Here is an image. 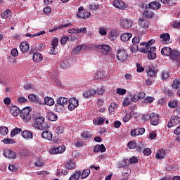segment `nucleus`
<instances>
[{"instance_id":"1","label":"nucleus","mask_w":180,"mask_h":180,"mask_svg":"<svg viewBox=\"0 0 180 180\" xmlns=\"http://www.w3.org/2000/svg\"><path fill=\"white\" fill-rule=\"evenodd\" d=\"M32 110V108L25 107L21 111H20V116L23 120L25 123H27L30 120H32V117L30 116V111Z\"/></svg>"},{"instance_id":"2","label":"nucleus","mask_w":180,"mask_h":180,"mask_svg":"<svg viewBox=\"0 0 180 180\" xmlns=\"http://www.w3.org/2000/svg\"><path fill=\"white\" fill-rule=\"evenodd\" d=\"M44 120L45 119L44 117H37L34 123V127L39 130H43L46 129V127H44Z\"/></svg>"},{"instance_id":"3","label":"nucleus","mask_w":180,"mask_h":180,"mask_svg":"<svg viewBox=\"0 0 180 180\" xmlns=\"http://www.w3.org/2000/svg\"><path fill=\"white\" fill-rule=\"evenodd\" d=\"M127 52L123 49H120L117 51V58L119 60L121 63H123V61H126L127 60Z\"/></svg>"},{"instance_id":"4","label":"nucleus","mask_w":180,"mask_h":180,"mask_svg":"<svg viewBox=\"0 0 180 180\" xmlns=\"http://www.w3.org/2000/svg\"><path fill=\"white\" fill-rule=\"evenodd\" d=\"M68 103L69 110H74V109H75V108L78 107V105H79V101H78V99L72 97L70 99H68Z\"/></svg>"},{"instance_id":"5","label":"nucleus","mask_w":180,"mask_h":180,"mask_svg":"<svg viewBox=\"0 0 180 180\" xmlns=\"http://www.w3.org/2000/svg\"><path fill=\"white\" fill-rule=\"evenodd\" d=\"M180 123V117L179 116H173L171 117L170 121L167 124V127L171 129V127H175L177 124Z\"/></svg>"},{"instance_id":"6","label":"nucleus","mask_w":180,"mask_h":180,"mask_svg":"<svg viewBox=\"0 0 180 180\" xmlns=\"http://www.w3.org/2000/svg\"><path fill=\"white\" fill-rule=\"evenodd\" d=\"M96 49L98 50H101V52L106 56V54L109 53V51H110V46L109 45H105V44H101V45H98L96 46Z\"/></svg>"},{"instance_id":"7","label":"nucleus","mask_w":180,"mask_h":180,"mask_svg":"<svg viewBox=\"0 0 180 180\" xmlns=\"http://www.w3.org/2000/svg\"><path fill=\"white\" fill-rule=\"evenodd\" d=\"M160 41L163 44H169L171 43V37L168 33H163L160 35Z\"/></svg>"},{"instance_id":"8","label":"nucleus","mask_w":180,"mask_h":180,"mask_svg":"<svg viewBox=\"0 0 180 180\" xmlns=\"http://www.w3.org/2000/svg\"><path fill=\"white\" fill-rule=\"evenodd\" d=\"M149 117L150 120V124L153 126H157V124H158V121L160 120L158 114L152 112L151 114H150Z\"/></svg>"},{"instance_id":"9","label":"nucleus","mask_w":180,"mask_h":180,"mask_svg":"<svg viewBox=\"0 0 180 180\" xmlns=\"http://www.w3.org/2000/svg\"><path fill=\"white\" fill-rule=\"evenodd\" d=\"M139 43H140V37H135L132 39V46L131 47V51H139Z\"/></svg>"},{"instance_id":"10","label":"nucleus","mask_w":180,"mask_h":180,"mask_svg":"<svg viewBox=\"0 0 180 180\" xmlns=\"http://www.w3.org/2000/svg\"><path fill=\"white\" fill-rule=\"evenodd\" d=\"M146 132V129L144 128H136L131 131V137H136V136H143Z\"/></svg>"},{"instance_id":"11","label":"nucleus","mask_w":180,"mask_h":180,"mask_svg":"<svg viewBox=\"0 0 180 180\" xmlns=\"http://www.w3.org/2000/svg\"><path fill=\"white\" fill-rule=\"evenodd\" d=\"M65 151V146H58L51 148L49 150L50 154H63Z\"/></svg>"},{"instance_id":"12","label":"nucleus","mask_w":180,"mask_h":180,"mask_svg":"<svg viewBox=\"0 0 180 180\" xmlns=\"http://www.w3.org/2000/svg\"><path fill=\"white\" fill-rule=\"evenodd\" d=\"M132 23L133 22L129 19H122L120 22L121 26L124 27V29H129L131 27Z\"/></svg>"},{"instance_id":"13","label":"nucleus","mask_w":180,"mask_h":180,"mask_svg":"<svg viewBox=\"0 0 180 180\" xmlns=\"http://www.w3.org/2000/svg\"><path fill=\"white\" fill-rule=\"evenodd\" d=\"M56 103H58L64 108H67V105H68V98L65 97H58L56 99Z\"/></svg>"},{"instance_id":"14","label":"nucleus","mask_w":180,"mask_h":180,"mask_svg":"<svg viewBox=\"0 0 180 180\" xmlns=\"http://www.w3.org/2000/svg\"><path fill=\"white\" fill-rule=\"evenodd\" d=\"M113 5L115 8H117L118 9H126V4H124V2L122 0H115L114 1Z\"/></svg>"},{"instance_id":"15","label":"nucleus","mask_w":180,"mask_h":180,"mask_svg":"<svg viewBox=\"0 0 180 180\" xmlns=\"http://www.w3.org/2000/svg\"><path fill=\"white\" fill-rule=\"evenodd\" d=\"M155 50H156L155 46H151L148 52V58L149 60H155L157 58V54L154 53Z\"/></svg>"},{"instance_id":"16","label":"nucleus","mask_w":180,"mask_h":180,"mask_svg":"<svg viewBox=\"0 0 180 180\" xmlns=\"http://www.w3.org/2000/svg\"><path fill=\"white\" fill-rule=\"evenodd\" d=\"M154 43H155V39H150V41H148L145 48L142 49V53H148L150 51V48L151 47V46H153V44H154Z\"/></svg>"},{"instance_id":"17","label":"nucleus","mask_w":180,"mask_h":180,"mask_svg":"<svg viewBox=\"0 0 180 180\" xmlns=\"http://www.w3.org/2000/svg\"><path fill=\"white\" fill-rule=\"evenodd\" d=\"M4 155L6 158H16V153L9 149H6V150H4Z\"/></svg>"},{"instance_id":"18","label":"nucleus","mask_w":180,"mask_h":180,"mask_svg":"<svg viewBox=\"0 0 180 180\" xmlns=\"http://www.w3.org/2000/svg\"><path fill=\"white\" fill-rule=\"evenodd\" d=\"M10 113L14 117L19 116L20 115V109L16 105H13L10 109Z\"/></svg>"},{"instance_id":"19","label":"nucleus","mask_w":180,"mask_h":180,"mask_svg":"<svg viewBox=\"0 0 180 180\" xmlns=\"http://www.w3.org/2000/svg\"><path fill=\"white\" fill-rule=\"evenodd\" d=\"M22 136L25 140H32L33 139V133L29 130H25L22 132Z\"/></svg>"},{"instance_id":"20","label":"nucleus","mask_w":180,"mask_h":180,"mask_svg":"<svg viewBox=\"0 0 180 180\" xmlns=\"http://www.w3.org/2000/svg\"><path fill=\"white\" fill-rule=\"evenodd\" d=\"M94 153H105L106 151V147H105V145H96L94 146V148L93 150Z\"/></svg>"},{"instance_id":"21","label":"nucleus","mask_w":180,"mask_h":180,"mask_svg":"<svg viewBox=\"0 0 180 180\" xmlns=\"http://www.w3.org/2000/svg\"><path fill=\"white\" fill-rule=\"evenodd\" d=\"M179 56L180 52L176 50H174L172 51L169 57L173 61H176V60H179Z\"/></svg>"},{"instance_id":"22","label":"nucleus","mask_w":180,"mask_h":180,"mask_svg":"<svg viewBox=\"0 0 180 180\" xmlns=\"http://www.w3.org/2000/svg\"><path fill=\"white\" fill-rule=\"evenodd\" d=\"M87 49H88V46L85 44L79 45L73 50V53L74 54H77V53H81V51H84V50H87Z\"/></svg>"},{"instance_id":"23","label":"nucleus","mask_w":180,"mask_h":180,"mask_svg":"<svg viewBox=\"0 0 180 180\" xmlns=\"http://www.w3.org/2000/svg\"><path fill=\"white\" fill-rule=\"evenodd\" d=\"M96 94V90L90 89L86 90L83 96L84 98H89L90 96H94Z\"/></svg>"},{"instance_id":"24","label":"nucleus","mask_w":180,"mask_h":180,"mask_svg":"<svg viewBox=\"0 0 180 180\" xmlns=\"http://www.w3.org/2000/svg\"><path fill=\"white\" fill-rule=\"evenodd\" d=\"M150 9L157 11L159 8H161V4L158 1L150 2L148 5Z\"/></svg>"},{"instance_id":"25","label":"nucleus","mask_w":180,"mask_h":180,"mask_svg":"<svg viewBox=\"0 0 180 180\" xmlns=\"http://www.w3.org/2000/svg\"><path fill=\"white\" fill-rule=\"evenodd\" d=\"M54 110L55 112H58V113H63L65 110V107H63V105H61L58 103H56Z\"/></svg>"},{"instance_id":"26","label":"nucleus","mask_w":180,"mask_h":180,"mask_svg":"<svg viewBox=\"0 0 180 180\" xmlns=\"http://www.w3.org/2000/svg\"><path fill=\"white\" fill-rule=\"evenodd\" d=\"M165 155H166L165 150L164 149L159 150L155 154L156 158L158 160H162V158H164Z\"/></svg>"},{"instance_id":"27","label":"nucleus","mask_w":180,"mask_h":180,"mask_svg":"<svg viewBox=\"0 0 180 180\" xmlns=\"http://www.w3.org/2000/svg\"><path fill=\"white\" fill-rule=\"evenodd\" d=\"M42 139H45L46 140H51L53 139V134L51 131H45L41 134Z\"/></svg>"},{"instance_id":"28","label":"nucleus","mask_w":180,"mask_h":180,"mask_svg":"<svg viewBox=\"0 0 180 180\" xmlns=\"http://www.w3.org/2000/svg\"><path fill=\"white\" fill-rule=\"evenodd\" d=\"M83 140H89L92 137V134L89 131H84L81 134Z\"/></svg>"},{"instance_id":"29","label":"nucleus","mask_w":180,"mask_h":180,"mask_svg":"<svg viewBox=\"0 0 180 180\" xmlns=\"http://www.w3.org/2000/svg\"><path fill=\"white\" fill-rule=\"evenodd\" d=\"M77 18L79 19H88L91 18V13H87V15H85V11H79L77 13Z\"/></svg>"},{"instance_id":"30","label":"nucleus","mask_w":180,"mask_h":180,"mask_svg":"<svg viewBox=\"0 0 180 180\" xmlns=\"http://www.w3.org/2000/svg\"><path fill=\"white\" fill-rule=\"evenodd\" d=\"M139 24L140 26H141V27H148L149 25V22L147 20H146V18H139Z\"/></svg>"},{"instance_id":"31","label":"nucleus","mask_w":180,"mask_h":180,"mask_svg":"<svg viewBox=\"0 0 180 180\" xmlns=\"http://www.w3.org/2000/svg\"><path fill=\"white\" fill-rule=\"evenodd\" d=\"M32 58L33 61L35 63H40V61L43 60V56L39 53H34Z\"/></svg>"},{"instance_id":"32","label":"nucleus","mask_w":180,"mask_h":180,"mask_svg":"<svg viewBox=\"0 0 180 180\" xmlns=\"http://www.w3.org/2000/svg\"><path fill=\"white\" fill-rule=\"evenodd\" d=\"M44 102H45V105H47V106H53V105L56 103V102L54 101V99L51 97H45Z\"/></svg>"},{"instance_id":"33","label":"nucleus","mask_w":180,"mask_h":180,"mask_svg":"<svg viewBox=\"0 0 180 180\" xmlns=\"http://www.w3.org/2000/svg\"><path fill=\"white\" fill-rule=\"evenodd\" d=\"M131 33H124L120 37L122 41H129L131 39Z\"/></svg>"},{"instance_id":"34","label":"nucleus","mask_w":180,"mask_h":180,"mask_svg":"<svg viewBox=\"0 0 180 180\" xmlns=\"http://www.w3.org/2000/svg\"><path fill=\"white\" fill-rule=\"evenodd\" d=\"M20 49L22 53H27V51H29V49H30L29 44L22 42L20 45Z\"/></svg>"},{"instance_id":"35","label":"nucleus","mask_w":180,"mask_h":180,"mask_svg":"<svg viewBox=\"0 0 180 180\" xmlns=\"http://www.w3.org/2000/svg\"><path fill=\"white\" fill-rule=\"evenodd\" d=\"M172 50L169 47H165L161 50L162 56H167V57L171 55Z\"/></svg>"},{"instance_id":"36","label":"nucleus","mask_w":180,"mask_h":180,"mask_svg":"<svg viewBox=\"0 0 180 180\" xmlns=\"http://www.w3.org/2000/svg\"><path fill=\"white\" fill-rule=\"evenodd\" d=\"M46 117L51 122H56L58 119V117L53 112H49Z\"/></svg>"},{"instance_id":"37","label":"nucleus","mask_w":180,"mask_h":180,"mask_svg":"<svg viewBox=\"0 0 180 180\" xmlns=\"http://www.w3.org/2000/svg\"><path fill=\"white\" fill-rule=\"evenodd\" d=\"M81 178V171H77L75 173H74L68 180H78Z\"/></svg>"},{"instance_id":"38","label":"nucleus","mask_w":180,"mask_h":180,"mask_svg":"<svg viewBox=\"0 0 180 180\" xmlns=\"http://www.w3.org/2000/svg\"><path fill=\"white\" fill-rule=\"evenodd\" d=\"M89 174H91L90 169H84L82 173H80V178L82 179H85V178H88V176H89Z\"/></svg>"},{"instance_id":"39","label":"nucleus","mask_w":180,"mask_h":180,"mask_svg":"<svg viewBox=\"0 0 180 180\" xmlns=\"http://www.w3.org/2000/svg\"><path fill=\"white\" fill-rule=\"evenodd\" d=\"M46 34V31L43 30V31H40L38 33L33 34L27 33V34H26L25 36L27 37H30L32 39L33 37H37V36H41V34Z\"/></svg>"},{"instance_id":"40","label":"nucleus","mask_w":180,"mask_h":180,"mask_svg":"<svg viewBox=\"0 0 180 180\" xmlns=\"http://www.w3.org/2000/svg\"><path fill=\"white\" fill-rule=\"evenodd\" d=\"M146 72L148 74V77H155V70L154 68H148Z\"/></svg>"},{"instance_id":"41","label":"nucleus","mask_w":180,"mask_h":180,"mask_svg":"<svg viewBox=\"0 0 180 180\" xmlns=\"http://www.w3.org/2000/svg\"><path fill=\"white\" fill-rule=\"evenodd\" d=\"M65 167L68 169H74L75 168V162L72 160H68Z\"/></svg>"},{"instance_id":"42","label":"nucleus","mask_w":180,"mask_h":180,"mask_svg":"<svg viewBox=\"0 0 180 180\" xmlns=\"http://www.w3.org/2000/svg\"><path fill=\"white\" fill-rule=\"evenodd\" d=\"M60 67L63 70H67V68H70V67H71V65H70V62L68 60H64L60 63Z\"/></svg>"},{"instance_id":"43","label":"nucleus","mask_w":180,"mask_h":180,"mask_svg":"<svg viewBox=\"0 0 180 180\" xmlns=\"http://www.w3.org/2000/svg\"><path fill=\"white\" fill-rule=\"evenodd\" d=\"M9 133V130L8 129V127L1 126L0 127V134L1 136H6Z\"/></svg>"},{"instance_id":"44","label":"nucleus","mask_w":180,"mask_h":180,"mask_svg":"<svg viewBox=\"0 0 180 180\" xmlns=\"http://www.w3.org/2000/svg\"><path fill=\"white\" fill-rule=\"evenodd\" d=\"M104 122H105V120H103V117H98L93 120L94 124L97 125V126L102 124V123H103Z\"/></svg>"},{"instance_id":"45","label":"nucleus","mask_w":180,"mask_h":180,"mask_svg":"<svg viewBox=\"0 0 180 180\" xmlns=\"http://www.w3.org/2000/svg\"><path fill=\"white\" fill-rule=\"evenodd\" d=\"M143 15L145 16H146V18H148V19H151V18H154V13H153V11H150L148 10H146L143 12Z\"/></svg>"},{"instance_id":"46","label":"nucleus","mask_w":180,"mask_h":180,"mask_svg":"<svg viewBox=\"0 0 180 180\" xmlns=\"http://www.w3.org/2000/svg\"><path fill=\"white\" fill-rule=\"evenodd\" d=\"M2 19H9L11 18V10H6L3 13H1Z\"/></svg>"},{"instance_id":"47","label":"nucleus","mask_w":180,"mask_h":180,"mask_svg":"<svg viewBox=\"0 0 180 180\" xmlns=\"http://www.w3.org/2000/svg\"><path fill=\"white\" fill-rule=\"evenodd\" d=\"M172 88H174V89H178V88H180V79H176L174 80Z\"/></svg>"},{"instance_id":"48","label":"nucleus","mask_w":180,"mask_h":180,"mask_svg":"<svg viewBox=\"0 0 180 180\" xmlns=\"http://www.w3.org/2000/svg\"><path fill=\"white\" fill-rule=\"evenodd\" d=\"M20 131H22V129H20V128L13 129L11 132V137H15V136H16V134H19V133H20Z\"/></svg>"},{"instance_id":"49","label":"nucleus","mask_w":180,"mask_h":180,"mask_svg":"<svg viewBox=\"0 0 180 180\" xmlns=\"http://www.w3.org/2000/svg\"><path fill=\"white\" fill-rule=\"evenodd\" d=\"M91 11H98L99 9V4L98 3H92L89 6Z\"/></svg>"},{"instance_id":"50","label":"nucleus","mask_w":180,"mask_h":180,"mask_svg":"<svg viewBox=\"0 0 180 180\" xmlns=\"http://www.w3.org/2000/svg\"><path fill=\"white\" fill-rule=\"evenodd\" d=\"M35 167H43L44 165V162L40 158H37L34 162Z\"/></svg>"},{"instance_id":"51","label":"nucleus","mask_w":180,"mask_h":180,"mask_svg":"<svg viewBox=\"0 0 180 180\" xmlns=\"http://www.w3.org/2000/svg\"><path fill=\"white\" fill-rule=\"evenodd\" d=\"M28 99L30 101V102H38L39 98L34 94H30L28 96Z\"/></svg>"},{"instance_id":"52","label":"nucleus","mask_w":180,"mask_h":180,"mask_svg":"<svg viewBox=\"0 0 180 180\" xmlns=\"http://www.w3.org/2000/svg\"><path fill=\"white\" fill-rule=\"evenodd\" d=\"M178 105V103L176 102V101H172L169 102L168 103V106L169 108H172V109H175V108H176Z\"/></svg>"},{"instance_id":"53","label":"nucleus","mask_w":180,"mask_h":180,"mask_svg":"<svg viewBox=\"0 0 180 180\" xmlns=\"http://www.w3.org/2000/svg\"><path fill=\"white\" fill-rule=\"evenodd\" d=\"M98 33L101 34V36H106L108 32L104 27H100L98 29Z\"/></svg>"},{"instance_id":"54","label":"nucleus","mask_w":180,"mask_h":180,"mask_svg":"<svg viewBox=\"0 0 180 180\" xmlns=\"http://www.w3.org/2000/svg\"><path fill=\"white\" fill-rule=\"evenodd\" d=\"M96 94L98 95H102V94H105V86H100L97 89Z\"/></svg>"},{"instance_id":"55","label":"nucleus","mask_w":180,"mask_h":180,"mask_svg":"<svg viewBox=\"0 0 180 180\" xmlns=\"http://www.w3.org/2000/svg\"><path fill=\"white\" fill-rule=\"evenodd\" d=\"M2 141H3V143H4V144L15 143V141H13V139H9V138L4 139V140H2Z\"/></svg>"},{"instance_id":"56","label":"nucleus","mask_w":180,"mask_h":180,"mask_svg":"<svg viewBox=\"0 0 180 180\" xmlns=\"http://www.w3.org/2000/svg\"><path fill=\"white\" fill-rule=\"evenodd\" d=\"M127 146L130 148V150H133L137 147V143L134 141H130L128 143Z\"/></svg>"},{"instance_id":"57","label":"nucleus","mask_w":180,"mask_h":180,"mask_svg":"<svg viewBox=\"0 0 180 180\" xmlns=\"http://www.w3.org/2000/svg\"><path fill=\"white\" fill-rule=\"evenodd\" d=\"M144 103H153L154 102V98L148 96L143 100Z\"/></svg>"},{"instance_id":"58","label":"nucleus","mask_w":180,"mask_h":180,"mask_svg":"<svg viewBox=\"0 0 180 180\" xmlns=\"http://www.w3.org/2000/svg\"><path fill=\"white\" fill-rule=\"evenodd\" d=\"M96 79H102V78H105V76L103 75V72H97L96 73Z\"/></svg>"},{"instance_id":"59","label":"nucleus","mask_w":180,"mask_h":180,"mask_svg":"<svg viewBox=\"0 0 180 180\" xmlns=\"http://www.w3.org/2000/svg\"><path fill=\"white\" fill-rule=\"evenodd\" d=\"M169 77V73L167 70H163L162 72V79L165 80Z\"/></svg>"},{"instance_id":"60","label":"nucleus","mask_w":180,"mask_h":180,"mask_svg":"<svg viewBox=\"0 0 180 180\" xmlns=\"http://www.w3.org/2000/svg\"><path fill=\"white\" fill-rule=\"evenodd\" d=\"M117 94L118 95H124L126 94V89H122V88H117Z\"/></svg>"},{"instance_id":"61","label":"nucleus","mask_w":180,"mask_h":180,"mask_svg":"<svg viewBox=\"0 0 180 180\" xmlns=\"http://www.w3.org/2000/svg\"><path fill=\"white\" fill-rule=\"evenodd\" d=\"M130 119H131V113L127 114L123 118V122H124V123H127V122H129Z\"/></svg>"},{"instance_id":"62","label":"nucleus","mask_w":180,"mask_h":180,"mask_svg":"<svg viewBox=\"0 0 180 180\" xmlns=\"http://www.w3.org/2000/svg\"><path fill=\"white\" fill-rule=\"evenodd\" d=\"M64 132V127H58L57 129H56V133L57 134H63Z\"/></svg>"},{"instance_id":"63","label":"nucleus","mask_w":180,"mask_h":180,"mask_svg":"<svg viewBox=\"0 0 180 180\" xmlns=\"http://www.w3.org/2000/svg\"><path fill=\"white\" fill-rule=\"evenodd\" d=\"M77 34L79 33H86V27L76 29Z\"/></svg>"},{"instance_id":"64","label":"nucleus","mask_w":180,"mask_h":180,"mask_svg":"<svg viewBox=\"0 0 180 180\" xmlns=\"http://www.w3.org/2000/svg\"><path fill=\"white\" fill-rule=\"evenodd\" d=\"M51 46L53 47H57V46H58V38H53L52 39Z\"/></svg>"}]
</instances>
